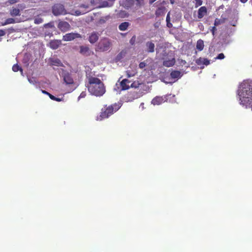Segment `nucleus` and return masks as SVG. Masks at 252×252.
Listing matches in <instances>:
<instances>
[{
	"mask_svg": "<svg viewBox=\"0 0 252 252\" xmlns=\"http://www.w3.org/2000/svg\"><path fill=\"white\" fill-rule=\"evenodd\" d=\"M217 29L216 26H214L213 28H212L211 32L212 34H213V35H215V32H216Z\"/></svg>",
	"mask_w": 252,
	"mask_h": 252,
	"instance_id": "obj_38",
	"label": "nucleus"
},
{
	"mask_svg": "<svg viewBox=\"0 0 252 252\" xmlns=\"http://www.w3.org/2000/svg\"><path fill=\"white\" fill-rule=\"evenodd\" d=\"M88 90L91 94L96 96H101L105 93L104 83L99 78L92 76H87Z\"/></svg>",
	"mask_w": 252,
	"mask_h": 252,
	"instance_id": "obj_2",
	"label": "nucleus"
},
{
	"mask_svg": "<svg viewBox=\"0 0 252 252\" xmlns=\"http://www.w3.org/2000/svg\"><path fill=\"white\" fill-rule=\"evenodd\" d=\"M28 81H29V82H30V83L32 84L36 83V81L34 80V79L33 78H29Z\"/></svg>",
	"mask_w": 252,
	"mask_h": 252,
	"instance_id": "obj_36",
	"label": "nucleus"
},
{
	"mask_svg": "<svg viewBox=\"0 0 252 252\" xmlns=\"http://www.w3.org/2000/svg\"><path fill=\"white\" fill-rule=\"evenodd\" d=\"M195 63H196L198 65H208L209 64V63H210V62L209 61V60L206 58H201L197 59L196 61H195Z\"/></svg>",
	"mask_w": 252,
	"mask_h": 252,
	"instance_id": "obj_14",
	"label": "nucleus"
},
{
	"mask_svg": "<svg viewBox=\"0 0 252 252\" xmlns=\"http://www.w3.org/2000/svg\"><path fill=\"white\" fill-rule=\"evenodd\" d=\"M223 22H224L223 20L216 18V20H215L214 26H217L220 24L223 23Z\"/></svg>",
	"mask_w": 252,
	"mask_h": 252,
	"instance_id": "obj_29",
	"label": "nucleus"
},
{
	"mask_svg": "<svg viewBox=\"0 0 252 252\" xmlns=\"http://www.w3.org/2000/svg\"><path fill=\"white\" fill-rule=\"evenodd\" d=\"M84 96H85V94H84L83 93H82L81 94H80V96H79V97H84Z\"/></svg>",
	"mask_w": 252,
	"mask_h": 252,
	"instance_id": "obj_48",
	"label": "nucleus"
},
{
	"mask_svg": "<svg viewBox=\"0 0 252 252\" xmlns=\"http://www.w3.org/2000/svg\"><path fill=\"white\" fill-rule=\"evenodd\" d=\"M110 47V42L107 38L101 39L97 44V49L100 52H105L108 50Z\"/></svg>",
	"mask_w": 252,
	"mask_h": 252,
	"instance_id": "obj_4",
	"label": "nucleus"
},
{
	"mask_svg": "<svg viewBox=\"0 0 252 252\" xmlns=\"http://www.w3.org/2000/svg\"><path fill=\"white\" fill-rule=\"evenodd\" d=\"M195 7H198L202 5V0H195Z\"/></svg>",
	"mask_w": 252,
	"mask_h": 252,
	"instance_id": "obj_34",
	"label": "nucleus"
},
{
	"mask_svg": "<svg viewBox=\"0 0 252 252\" xmlns=\"http://www.w3.org/2000/svg\"><path fill=\"white\" fill-rule=\"evenodd\" d=\"M52 100L56 101L57 102H60V101H61V99L58 98V97L55 98V99H52Z\"/></svg>",
	"mask_w": 252,
	"mask_h": 252,
	"instance_id": "obj_45",
	"label": "nucleus"
},
{
	"mask_svg": "<svg viewBox=\"0 0 252 252\" xmlns=\"http://www.w3.org/2000/svg\"><path fill=\"white\" fill-rule=\"evenodd\" d=\"M170 2H171V3H173V1H172V0L171 1H170Z\"/></svg>",
	"mask_w": 252,
	"mask_h": 252,
	"instance_id": "obj_50",
	"label": "nucleus"
},
{
	"mask_svg": "<svg viewBox=\"0 0 252 252\" xmlns=\"http://www.w3.org/2000/svg\"><path fill=\"white\" fill-rule=\"evenodd\" d=\"M42 93H43L44 94H46L47 95H48L49 94H51L45 90H42Z\"/></svg>",
	"mask_w": 252,
	"mask_h": 252,
	"instance_id": "obj_44",
	"label": "nucleus"
},
{
	"mask_svg": "<svg viewBox=\"0 0 252 252\" xmlns=\"http://www.w3.org/2000/svg\"><path fill=\"white\" fill-rule=\"evenodd\" d=\"M117 17L120 18H124L126 17H127L128 14L125 11H121L117 14Z\"/></svg>",
	"mask_w": 252,
	"mask_h": 252,
	"instance_id": "obj_26",
	"label": "nucleus"
},
{
	"mask_svg": "<svg viewBox=\"0 0 252 252\" xmlns=\"http://www.w3.org/2000/svg\"><path fill=\"white\" fill-rule=\"evenodd\" d=\"M12 71L14 72H17L20 70L21 72L23 71V70L22 69L21 67H20L17 64H15L12 66Z\"/></svg>",
	"mask_w": 252,
	"mask_h": 252,
	"instance_id": "obj_28",
	"label": "nucleus"
},
{
	"mask_svg": "<svg viewBox=\"0 0 252 252\" xmlns=\"http://www.w3.org/2000/svg\"><path fill=\"white\" fill-rule=\"evenodd\" d=\"M52 13L55 16L65 15L66 10L63 4H56L52 7Z\"/></svg>",
	"mask_w": 252,
	"mask_h": 252,
	"instance_id": "obj_5",
	"label": "nucleus"
},
{
	"mask_svg": "<svg viewBox=\"0 0 252 252\" xmlns=\"http://www.w3.org/2000/svg\"><path fill=\"white\" fill-rule=\"evenodd\" d=\"M18 1V0H9L7 2L10 4H13Z\"/></svg>",
	"mask_w": 252,
	"mask_h": 252,
	"instance_id": "obj_37",
	"label": "nucleus"
},
{
	"mask_svg": "<svg viewBox=\"0 0 252 252\" xmlns=\"http://www.w3.org/2000/svg\"><path fill=\"white\" fill-rule=\"evenodd\" d=\"M146 66V63L145 62H140L139 64V67L140 69H143V68L145 67Z\"/></svg>",
	"mask_w": 252,
	"mask_h": 252,
	"instance_id": "obj_35",
	"label": "nucleus"
},
{
	"mask_svg": "<svg viewBox=\"0 0 252 252\" xmlns=\"http://www.w3.org/2000/svg\"><path fill=\"white\" fill-rule=\"evenodd\" d=\"M146 46V51L148 53H153L154 52L155 44L154 43L151 41H148L145 44Z\"/></svg>",
	"mask_w": 252,
	"mask_h": 252,
	"instance_id": "obj_16",
	"label": "nucleus"
},
{
	"mask_svg": "<svg viewBox=\"0 0 252 252\" xmlns=\"http://www.w3.org/2000/svg\"><path fill=\"white\" fill-rule=\"evenodd\" d=\"M204 48V43L202 39H199L197 41L196 43V49L199 51H202Z\"/></svg>",
	"mask_w": 252,
	"mask_h": 252,
	"instance_id": "obj_20",
	"label": "nucleus"
},
{
	"mask_svg": "<svg viewBox=\"0 0 252 252\" xmlns=\"http://www.w3.org/2000/svg\"><path fill=\"white\" fill-rule=\"evenodd\" d=\"M99 34L96 32H94L89 35V41L91 44H94L98 41Z\"/></svg>",
	"mask_w": 252,
	"mask_h": 252,
	"instance_id": "obj_10",
	"label": "nucleus"
},
{
	"mask_svg": "<svg viewBox=\"0 0 252 252\" xmlns=\"http://www.w3.org/2000/svg\"><path fill=\"white\" fill-rule=\"evenodd\" d=\"M182 76V74L180 71L173 70L170 72V77L173 79H179Z\"/></svg>",
	"mask_w": 252,
	"mask_h": 252,
	"instance_id": "obj_19",
	"label": "nucleus"
},
{
	"mask_svg": "<svg viewBox=\"0 0 252 252\" xmlns=\"http://www.w3.org/2000/svg\"><path fill=\"white\" fill-rule=\"evenodd\" d=\"M120 108V105L119 104L114 103L110 105H104L101 109L100 114H99V120L108 118L113 115Z\"/></svg>",
	"mask_w": 252,
	"mask_h": 252,
	"instance_id": "obj_3",
	"label": "nucleus"
},
{
	"mask_svg": "<svg viewBox=\"0 0 252 252\" xmlns=\"http://www.w3.org/2000/svg\"><path fill=\"white\" fill-rule=\"evenodd\" d=\"M142 85V84L139 83V82H138V81H133V82L130 84V88L137 89L139 88V87Z\"/></svg>",
	"mask_w": 252,
	"mask_h": 252,
	"instance_id": "obj_27",
	"label": "nucleus"
},
{
	"mask_svg": "<svg viewBox=\"0 0 252 252\" xmlns=\"http://www.w3.org/2000/svg\"><path fill=\"white\" fill-rule=\"evenodd\" d=\"M109 0L110 1H114L115 0Z\"/></svg>",
	"mask_w": 252,
	"mask_h": 252,
	"instance_id": "obj_49",
	"label": "nucleus"
},
{
	"mask_svg": "<svg viewBox=\"0 0 252 252\" xmlns=\"http://www.w3.org/2000/svg\"><path fill=\"white\" fill-rule=\"evenodd\" d=\"M170 22V17H169V12L167 13V17H166V22Z\"/></svg>",
	"mask_w": 252,
	"mask_h": 252,
	"instance_id": "obj_40",
	"label": "nucleus"
},
{
	"mask_svg": "<svg viewBox=\"0 0 252 252\" xmlns=\"http://www.w3.org/2000/svg\"><path fill=\"white\" fill-rule=\"evenodd\" d=\"M81 35L79 33L70 32L66 33L63 36V40L65 41H69L75 38H81Z\"/></svg>",
	"mask_w": 252,
	"mask_h": 252,
	"instance_id": "obj_7",
	"label": "nucleus"
},
{
	"mask_svg": "<svg viewBox=\"0 0 252 252\" xmlns=\"http://www.w3.org/2000/svg\"><path fill=\"white\" fill-rule=\"evenodd\" d=\"M162 3H165V1H163Z\"/></svg>",
	"mask_w": 252,
	"mask_h": 252,
	"instance_id": "obj_51",
	"label": "nucleus"
},
{
	"mask_svg": "<svg viewBox=\"0 0 252 252\" xmlns=\"http://www.w3.org/2000/svg\"><path fill=\"white\" fill-rule=\"evenodd\" d=\"M175 63V58L169 59L168 60H164L163 61V65L167 67L173 66Z\"/></svg>",
	"mask_w": 252,
	"mask_h": 252,
	"instance_id": "obj_17",
	"label": "nucleus"
},
{
	"mask_svg": "<svg viewBox=\"0 0 252 252\" xmlns=\"http://www.w3.org/2000/svg\"><path fill=\"white\" fill-rule=\"evenodd\" d=\"M48 96H49V98H50L51 99H55L56 98H57L56 97H55V96L52 95L51 94H48Z\"/></svg>",
	"mask_w": 252,
	"mask_h": 252,
	"instance_id": "obj_41",
	"label": "nucleus"
},
{
	"mask_svg": "<svg viewBox=\"0 0 252 252\" xmlns=\"http://www.w3.org/2000/svg\"><path fill=\"white\" fill-rule=\"evenodd\" d=\"M69 27L70 25L67 22H61L58 24V28L62 30L64 28H68Z\"/></svg>",
	"mask_w": 252,
	"mask_h": 252,
	"instance_id": "obj_22",
	"label": "nucleus"
},
{
	"mask_svg": "<svg viewBox=\"0 0 252 252\" xmlns=\"http://www.w3.org/2000/svg\"><path fill=\"white\" fill-rule=\"evenodd\" d=\"M136 39V37L135 35H133L132 36L131 38L130 39V41H129V43H130V45L133 46L135 45V40Z\"/></svg>",
	"mask_w": 252,
	"mask_h": 252,
	"instance_id": "obj_31",
	"label": "nucleus"
},
{
	"mask_svg": "<svg viewBox=\"0 0 252 252\" xmlns=\"http://www.w3.org/2000/svg\"><path fill=\"white\" fill-rule=\"evenodd\" d=\"M143 95V92H137L136 91H132L129 92L127 94V96H126V98H127V100L128 101H132L135 99H137L141 96H142Z\"/></svg>",
	"mask_w": 252,
	"mask_h": 252,
	"instance_id": "obj_6",
	"label": "nucleus"
},
{
	"mask_svg": "<svg viewBox=\"0 0 252 252\" xmlns=\"http://www.w3.org/2000/svg\"><path fill=\"white\" fill-rule=\"evenodd\" d=\"M9 13L12 16H18L20 15V10L17 8H12Z\"/></svg>",
	"mask_w": 252,
	"mask_h": 252,
	"instance_id": "obj_21",
	"label": "nucleus"
},
{
	"mask_svg": "<svg viewBox=\"0 0 252 252\" xmlns=\"http://www.w3.org/2000/svg\"><path fill=\"white\" fill-rule=\"evenodd\" d=\"M42 19L41 18H36L34 19V23L36 24H40L42 23Z\"/></svg>",
	"mask_w": 252,
	"mask_h": 252,
	"instance_id": "obj_33",
	"label": "nucleus"
},
{
	"mask_svg": "<svg viewBox=\"0 0 252 252\" xmlns=\"http://www.w3.org/2000/svg\"><path fill=\"white\" fill-rule=\"evenodd\" d=\"M157 0H149V4H152Z\"/></svg>",
	"mask_w": 252,
	"mask_h": 252,
	"instance_id": "obj_46",
	"label": "nucleus"
},
{
	"mask_svg": "<svg viewBox=\"0 0 252 252\" xmlns=\"http://www.w3.org/2000/svg\"><path fill=\"white\" fill-rule=\"evenodd\" d=\"M5 35V32L2 30H0V36H2Z\"/></svg>",
	"mask_w": 252,
	"mask_h": 252,
	"instance_id": "obj_42",
	"label": "nucleus"
},
{
	"mask_svg": "<svg viewBox=\"0 0 252 252\" xmlns=\"http://www.w3.org/2000/svg\"><path fill=\"white\" fill-rule=\"evenodd\" d=\"M130 84L131 81L128 79H123L122 80L120 83V87H121V90L125 91L129 89Z\"/></svg>",
	"mask_w": 252,
	"mask_h": 252,
	"instance_id": "obj_9",
	"label": "nucleus"
},
{
	"mask_svg": "<svg viewBox=\"0 0 252 252\" xmlns=\"http://www.w3.org/2000/svg\"><path fill=\"white\" fill-rule=\"evenodd\" d=\"M15 23V20L12 18H8L5 20V22L1 23L2 26H5L6 25L13 24Z\"/></svg>",
	"mask_w": 252,
	"mask_h": 252,
	"instance_id": "obj_24",
	"label": "nucleus"
},
{
	"mask_svg": "<svg viewBox=\"0 0 252 252\" xmlns=\"http://www.w3.org/2000/svg\"><path fill=\"white\" fill-rule=\"evenodd\" d=\"M129 25H130V24L128 22H122L121 24L119 25V30L121 31H125L127 29Z\"/></svg>",
	"mask_w": 252,
	"mask_h": 252,
	"instance_id": "obj_18",
	"label": "nucleus"
},
{
	"mask_svg": "<svg viewBox=\"0 0 252 252\" xmlns=\"http://www.w3.org/2000/svg\"><path fill=\"white\" fill-rule=\"evenodd\" d=\"M225 58V56L224 55L223 53H220L219 55H218V56L216 57V59L217 60H222Z\"/></svg>",
	"mask_w": 252,
	"mask_h": 252,
	"instance_id": "obj_32",
	"label": "nucleus"
},
{
	"mask_svg": "<svg viewBox=\"0 0 252 252\" xmlns=\"http://www.w3.org/2000/svg\"><path fill=\"white\" fill-rule=\"evenodd\" d=\"M63 78L64 82L68 85H72L73 84V79L71 74L68 72L63 73Z\"/></svg>",
	"mask_w": 252,
	"mask_h": 252,
	"instance_id": "obj_8",
	"label": "nucleus"
},
{
	"mask_svg": "<svg viewBox=\"0 0 252 252\" xmlns=\"http://www.w3.org/2000/svg\"><path fill=\"white\" fill-rule=\"evenodd\" d=\"M136 6L138 7H140L143 5H144V0H136Z\"/></svg>",
	"mask_w": 252,
	"mask_h": 252,
	"instance_id": "obj_30",
	"label": "nucleus"
},
{
	"mask_svg": "<svg viewBox=\"0 0 252 252\" xmlns=\"http://www.w3.org/2000/svg\"><path fill=\"white\" fill-rule=\"evenodd\" d=\"M130 0V1H133V0Z\"/></svg>",
	"mask_w": 252,
	"mask_h": 252,
	"instance_id": "obj_52",
	"label": "nucleus"
},
{
	"mask_svg": "<svg viewBox=\"0 0 252 252\" xmlns=\"http://www.w3.org/2000/svg\"><path fill=\"white\" fill-rule=\"evenodd\" d=\"M172 26V24L170 23V22H167V27L169 28H171Z\"/></svg>",
	"mask_w": 252,
	"mask_h": 252,
	"instance_id": "obj_43",
	"label": "nucleus"
},
{
	"mask_svg": "<svg viewBox=\"0 0 252 252\" xmlns=\"http://www.w3.org/2000/svg\"><path fill=\"white\" fill-rule=\"evenodd\" d=\"M126 74H127V78L131 77L133 76V75H134L133 74H131L130 73H129V71H126Z\"/></svg>",
	"mask_w": 252,
	"mask_h": 252,
	"instance_id": "obj_39",
	"label": "nucleus"
},
{
	"mask_svg": "<svg viewBox=\"0 0 252 252\" xmlns=\"http://www.w3.org/2000/svg\"><path fill=\"white\" fill-rule=\"evenodd\" d=\"M80 53L81 54L86 56H90L93 53L92 51L90 50L89 47L87 46L83 45L80 46Z\"/></svg>",
	"mask_w": 252,
	"mask_h": 252,
	"instance_id": "obj_11",
	"label": "nucleus"
},
{
	"mask_svg": "<svg viewBox=\"0 0 252 252\" xmlns=\"http://www.w3.org/2000/svg\"><path fill=\"white\" fill-rule=\"evenodd\" d=\"M61 45V40H51L49 42V47L53 50L57 49Z\"/></svg>",
	"mask_w": 252,
	"mask_h": 252,
	"instance_id": "obj_13",
	"label": "nucleus"
},
{
	"mask_svg": "<svg viewBox=\"0 0 252 252\" xmlns=\"http://www.w3.org/2000/svg\"><path fill=\"white\" fill-rule=\"evenodd\" d=\"M207 13V10L205 6H202L198 9V18L199 19H202L203 17L206 15Z\"/></svg>",
	"mask_w": 252,
	"mask_h": 252,
	"instance_id": "obj_15",
	"label": "nucleus"
},
{
	"mask_svg": "<svg viewBox=\"0 0 252 252\" xmlns=\"http://www.w3.org/2000/svg\"><path fill=\"white\" fill-rule=\"evenodd\" d=\"M165 8L164 7H160L157 9V11H156V15L157 16H158L161 14H163L165 12Z\"/></svg>",
	"mask_w": 252,
	"mask_h": 252,
	"instance_id": "obj_25",
	"label": "nucleus"
},
{
	"mask_svg": "<svg viewBox=\"0 0 252 252\" xmlns=\"http://www.w3.org/2000/svg\"><path fill=\"white\" fill-rule=\"evenodd\" d=\"M240 104L252 111V80H246L241 83L239 94Z\"/></svg>",
	"mask_w": 252,
	"mask_h": 252,
	"instance_id": "obj_1",
	"label": "nucleus"
},
{
	"mask_svg": "<svg viewBox=\"0 0 252 252\" xmlns=\"http://www.w3.org/2000/svg\"><path fill=\"white\" fill-rule=\"evenodd\" d=\"M51 64H52V65H56L57 66H61L62 65L61 61L58 59L51 60Z\"/></svg>",
	"mask_w": 252,
	"mask_h": 252,
	"instance_id": "obj_23",
	"label": "nucleus"
},
{
	"mask_svg": "<svg viewBox=\"0 0 252 252\" xmlns=\"http://www.w3.org/2000/svg\"><path fill=\"white\" fill-rule=\"evenodd\" d=\"M165 99V96H156L153 98L151 103L153 105H159L164 102L166 101Z\"/></svg>",
	"mask_w": 252,
	"mask_h": 252,
	"instance_id": "obj_12",
	"label": "nucleus"
},
{
	"mask_svg": "<svg viewBox=\"0 0 252 252\" xmlns=\"http://www.w3.org/2000/svg\"><path fill=\"white\" fill-rule=\"evenodd\" d=\"M240 1H241V2L243 3H245L248 1V0H240Z\"/></svg>",
	"mask_w": 252,
	"mask_h": 252,
	"instance_id": "obj_47",
	"label": "nucleus"
}]
</instances>
